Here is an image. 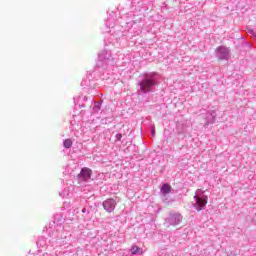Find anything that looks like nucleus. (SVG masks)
<instances>
[{"mask_svg":"<svg viewBox=\"0 0 256 256\" xmlns=\"http://www.w3.org/2000/svg\"><path fill=\"white\" fill-rule=\"evenodd\" d=\"M155 3V0H141L137 1L134 0V5H136L137 11H149V9H153V5Z\"/></svg>","mask_w":256,"mask_h":256,"instance_id":"7","label":"nucleus"},{"mask_svg":"<svg viewBox=\"0 0 256 256\" xmlns=\"http://www.w3.org/2000/svg\"><path fill=\"white\" fill-rule=\"evenodd\" d=\"M115 17H117V14L115 12H111L105 21L107 29H110L107 33H111V43H113L114 39L119 41V39L123 37V28L115 24Z\"/></svg>","mask_w":256,"mask_h":256,"instance_id":"4","label":"nucleus"},{"mask_svg":"<svg viewBox=\"0 0 256 256\" xmlns=\"http://www.w3.org/2000/svg\"><path fill=\"white\" fill-rule=\"evenodd\" d=\"M161 193H163V195H169V193H171V186L169 184H163L161 187Z\"/></svg>","mask_w":256,"mask_h":256,"instance_id":"14","label":"nucleus"},{"mask_svg":"<svg viewBox=\"0 0 256 256\" xmlns=\"http://www.w3.org/2000/svg\"><path fill=\"white\" fill-rule=\"evenodd\" d=\"M183 219V216H181V214L179 213H173V212H170L168 214V217L165 219V224L169 227V226H177L179 225V223H181Z\"/></svg>","mask_w":256,"mask_h":256,"instance_id":"9","label":"nucleus"},{"mask_svg":"<svg viewBox=\"0 0 256 256\" xmlns=\"http://www.w3.org/2000/svg\"><path fill=\"white\" fill-rule=\"evenodd\" d=\"M72 146H73V141L71 139L64 140L63 147H65V149H71Z\"/></svg>","mask_w":256,"mask_h":256,"instance_id":"16","label":"nucleus"},{"mask_svg":"<svg viewBox=\"0 0 256 256\" xmlns=\"http://www.w3.org/2000/svg\"><path fill=\"white\" fill-rule=\"evenodd\" d=\"M91 175H93V171L89 168H82L80 173L78 174V183L79 185H85V183H91L93 179H91Z\"/></svg>","mask_w":256,"mask_h":256,"instance_id":"6","label":"nucleus"},{"mask_svg":"<svg viewBox=\"0 0 256 256\" xmlns=\"http://www.w3.org/2000/svg\"><path fill=\"white\" fill-rule=\"evenodd\" d=\"M216 57L220 61H229L231 59V50L225 46H220L216 49Z\"/></svg>","mask_w":256,"mask_h":256,"instance_id":"8","label":"nucleus"},{"mask_svg":"<svg viewBox=\"0 0 256 256\" xmlns=\"http://www.w3.org/2000/svg\"><path fill=\"white\" fill-rule=\"evenodd\" d=\"M215 119H216L215 112H208L206 114L205 127H207V125H212V123H215Z\"/></svg>","mask_w":256,"mask_h":256,"instance_id":"12","label":"nucleus"},{"mask_svg":"<svg viewBox=\"0 0 256 256\" xmlns=\"http://www.w3.org/2000/svg\"><path fill=\"white\" fill-rule=\"evenodd\" d=\"M97 67L100 71H110L115 67V57L111 50L104 49L98 54Z\"/></svg>","mask_w":256,"mask_h":256,"instance_id":"3","label":"nucleus"},{"mask_svg":"<svg viewBox=\"0 0 256 256\" xmlns=\"http://www.w3.org/2000/svg\"><path fill=\"white\" fill-rule=\"evenodd\" d=\"M82 213L84 214V217H87L89 215V208H83Z\"/></svg>","mask_w":256,"mask_h":256,"instance_id":"20","label":"nucleus"},{"mask_svg":"<svg viewBox=\"0 0 256 256\" xmlns=\"http://www.w3.org/2000/svg\"><path fill=\"white\" fill-rule=\"evenodd\" d=\"M117 141H121V139L123 138V135L122 134H116L115 135Z\"/></svg>","mask_w":256,"mask_h":256,"instance_id":"21","label":"nucleus"},{"mask_svg":"<svg viewBox=\"0 0 256 256\" xmlns=\"http://www.w3.org/2000/svg\"><path fill=\"white\" fill-rule=\"evenodd\" d=\"M59 195L60 197H69V188H65Z\"/></svg>","mask_w":256,"mask_h":256,"instance_id":"18","label":"nucleus"},{"mask_svg":"<svg viewBox=\"0 0 256 256\" xmlns=\"http://www.w3.org/2000/svg\"><path fill=\"white\" fill-rule=\"evenodd\" d=\"M159 82L157 81V76L154 73L145 74L141 81L138 83L140 89L138 90V95H147L148 93H155V87Z\"/></svg>","mask_w":256,"mask_h":256,"instance_id":"2","label":"nucleus"},{"mask_svg":"<svg viewBox=\"0 0 256 256\" xmlns=\"http://www.w3.org/2000/svg\"><path fill=\"white\" fill-rule=\"evenodd\" d=\"M64 207H66V209H69V207H71V205L69 204V202L65 201L64 202Z\"/></svg>","mask_w":256,"mask_h":256,"instance_id":"22","label":"nucleus"},{"mask_svg":"<svg viewBox=\"0 0 256 256\" xmlns=\"http://www.w3.org/2000/svg\"><path fill=\"white\" fill-rule=\"evenodd\" d=\"M102 206L107 213H113V211H115V207H117V201L113 198H108L102 203Z\"/></svg>","mask_w":256,"mask_h":256,"instance_id":"10","label":"nucleus"},{"mask_svg":"<svg viewBox=\"0 0 256 256\" xmlns=\"http://www.w3.org/2000/svg\"><path fill=\"white\" fill-rule=\"evenodd\" d=\"M81 87L84 89H95V82L88 76L82 80Z\"/></svg>","mask_w":256,"mask_h":256,"instance_id":"11","label":"nucleus"},{"mask_svg":"<svg viewBox=\"0 0 256 256\" xmlns=\"http://www.w3.org/2000/svg\"><path fill=\"white\" fill-rule=\"evenodd\" d=\"M247 33L253 37L254 39H256V31L253 29H248Z\"/></svg>","mask_w":256,"mask_h":256,"instance_id":"19","label":"nucleus"},{"mask_svg":"<svg viewBox=\"0 0 256 256\" xmlns=\"http://www.w3.org/2000/svg\"><path fill=\"white\" fill-rule=\"evenodd\" d=\"M152 135H155V128L152 129Z\"/></svg>","mask_w":256,"mask_h":256,"instance_id":"23","label":"nucleus"},{"mask_svg":"<svg viewBox=\"0 0 256 256\" xmlns=\"http://www.w3.org/2000/svg\"><path fill=\"white\" fill-rule=\"evenodd\" d=\"M69 241H71V235H67V232H65L63 227L59 226L58 229L53 230L50 233V238L48 240L45 237H41L36 242V245L41 249H45L48 245L47 243L52 247H63L69 245Z\"/></svg>","mask_w":256,"mask_h":256,"instance_id":"1","label":"nucleus"},{"mask_svg":"<svg viewBox=\"0 0 256 256\" xmlns=\"http://www.w3.org/2000/svg\"><path fill=\"white\" fill-rule=\"evenodd\" d=\"M130 253H131V255H143V253H145V251H143V248L134 244L130 248Z\"/></svg>","mask_w":256,"mask_h":256,"instance_id":"13","label":"nucleus"},{"mask_svg":"<svg viewBox=\"0 0 256 256\" xmlns=\"http://www.w3.org/2000/svg\"><path fill=\"white\" fill-rule=\"evenodd\" d=\"M208 199L207 195H205L201 189L196 190L193 207H195L197 211H202V209H205Z\"/></svg>","mask_w":256,"mask_h":256,"instance_id":"5","label":"nucleus"},{"mask_svg":"<svg viewBox=\"0 0 256 256\" xmlns=\"http://www.w3.org/2000/svg\"><path fill=\"white\" fill-rule=\"evenodd\" d=\"M101 111V102H94L92 113H99Z\"/></svg>","mask_w":256,"mask_h":256,"instance_id":"15","label":"nucleus"},{"mask_svg":"<svg viewBox=\"0 0 256 256\" xmlns=\"http://www.w3.org/2000/svg\"><path fill=\"white\" fill-rule=\"evenodd\" d=\"M82 101H87V96H79L78 98L79 107H85V104H81Z\"/></svg>","mask_w":256,"mask_h":256,"instance_id":"17","label":"nucleus"}]
</instances>
